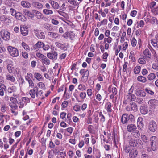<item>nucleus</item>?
<instances>
[{
  "mask_svg": "<svg viewBox=\"0 0 158 158\" xmlns=\"http://www.w3.org/2000/svg\"><path fill=\"white\" fill-rule=\"evenodd\" d=\"M134 121V117L131 114H124L122 116L121 121L123 124L130 123Z\"/></svg>",
  "mask_w": 158,
  "mask_h": 158,
  "instance_id": "obj_1",
  "label": "nucleus"
},
{
  "mask_svg": "<svg viewBox=\"0 0 158 158\" xmlns=\"http://www.w3.org/2000/svg\"><path fill=\"white\" fill-rule=\"evenodd\" d=\"M129 143L131 146L136 147L139 149H141L143 147V143L140 139H131Z\"/></svg>",
  "mask_w": 158,
  "mask_h": 158,
  "instance_id": "obj_2",
  "label": "nucleus"
},
{
  "mask_svg": "<svg viewBox=\"0 0 158 158\" xmlns=\"http://www.w3.org/2000/svg\"><path fill=\"white\" fill-rule=\"evenodd\" d=\"M7 50L10 55L13 57H17L19 55L18 50L15 47L9 46L7 48Z\"/></svg>",
  "mask_w": 158,
  "mask_h": 158,
  "instance_id": "obj_3",
  "label": "nucleus"
},
{
  "mask_svg": "<svg viewBox=\"0 0 158 158\" xmlns=\"http://www.w3.org/2000/svg\"><path fill=\"white\" fill-rule=\"evenodd\" d=\"M156 137L153 136L150 138V145L153 151H155L156 150L157 145L156 140Z\"/></svg>",
  "mask_w": 158,
  "mask_h": 158,
  "instance_id": "obj_4",
  "label": "nucleus"
},
{
  "mask_svg": "<svg viewBox=\"0 0 158 158\" xmlns=\"http://www.w3.org/2000/svg\"><path fill=\"white\" fill-rule=\"evenodd\" d=\"M10 34L6 30H3L1 31V36L5 40H8L10 38Z\"/></svg>",
  "mask_w": 158,
  "mask_h": 158,
  "instance_id": "obj_5",
  "label": "nucleus"
},
{
  "mask_svg": "<svg viewBox=\"0 0 158 158\" xmlns=\"http://www.w3.org/2000/svg\"><path fill=\"white\" fill-rule=\"evenodd\" d=\"M58 54L55 51H52L51 52L47 54V57L50 59L56 60L57 58Z\"/></svg>",
  "mask_w": 158,
  "mask_h": 158,
  "instance_id": "obj_6",
  "label": "nucleus"
},
{
  "mask_svg": "<svg viewBox=\"0 0 158 158\" xmlns=\"http://www.w3.org/2000/svg\"><path fill=\"white\" fill-rule=\"evenodd\" d=\"M15 17L16 19L22 22H24L26 20V18L25 16L20 12H17Z\"/></svg>",
  "mask_w": 158,
  "mask_h": 158,
  "instance_id": "obj_7",
  "label": "nucleus"
},
{
  "mask_svg": "<svg viewBox=\"0 0 158 158\" xmlns=\"http://www.w3.org/2000/svg\"><path fill=\"white\" fill-rule=\"evenodd\" d=\"M149 129L152 132H154L157 129V125L156 123L152 121L149 124Z\"/></svg>",
  "mask_w": 158,
  "mask_h": 158,
  "instance_id": "obj_8",
  "label": "nucleus"
},
{
  "mask_svg": "<svg viewBox=\"0 0 158 158\" xmlns=\"http://www.w3.org/2000/svg\"><path fill=\"white\" fill-rule=\"evenodd\" d=\"M75 35L74 33L72 31L66 32L62 35V37L64 38L67 39L69 37L70 39L74 37Z\"/></svg>",
  "mask_w": 158,
  "mask_h": 158,
  "instance_id": "obj_9",
  "label": "nucleus"
},
{
  "mask_svg": "<svg viewBox=\"0 0 158 158\" xmlns=\"http://www.w3.org/2000/svg\"><path fill=\"white\" fill-rule=\"evenodd\" d=\"M148 104L150 105L151 108H155L156 106L158 104V101L155 99L150 100L148 102Z\"/></svg>",
  "mask_w": 158,
  "mask_h": 158,
  "instance_id": "obj_10",
  "label": "nucleus"
},
{
  "mask_svg": "<svg viewBox=\"0 0 158 158\" xmlns=\"http://www.w3.org/2000/svg\"><path fill=\"white\" fill-rule=\"evenodd\" d=\"M143 54L144 55L143 56L144 58L147 60H149L152 57L151 53L149 50L148 49H146L143 51Z\"/></svg>",
  "mask_w": 158,
  "mask_h": 158,
  "instance_id": "obj_11",
  "label": "nucleus"
},
{
  "mask_svg": "<svg viewBox=\"0 0 158 158\" xmlns=\"http://www.w3.org/2000/svg\"><path fill=\"white\" fill-rule=\"evenodd\" d=\"M128 102L134 101L135 100L136 97L134 94L131 93H127L126 95Z\"/></svg>",
  "mask_w": 158,
  "mask_h": 158,
  "instance_id": "obj_12",
  "label": "nucleus"
},
{
  "mask_svg": "<svg viewBox=\"0 0 158 158\" xmlns=\"http://www.w3.org/2000/svg\"><path fill=\"white\" fill-rule=\"evenodd\" d=\"M137 127L135 124H130L127 127V131L130 132L135 131Z\"/></svg>",
  "mask_w": 158,
  "mask_h": 158,
  "instance_id": "obj_13",
  "label": "nucleus"
},
{
  "mask_svg": "<svg viewBox=\"0 0 158 158\" xmlns=\"http://www.w3.org/2000/svg\"><path fill=\"white\" fill-rule=\"evenodd\" d=\"M20 31L22 35L23 36L27 35L28 33V27L26 26L20 27Z\"/></svg>",
  "mask_w": 158,
  "mask_h": 158,
  "instance_id": "obj_14",
  "label": "nucleus"
},
{
  "mask_svg": "<svg viewBox=\"0 0 158 158\" xmlns=\"http://www.w3.org/2000/svg\"><path fill=\"white\" fill-rule=\"evenodd\" d=\"M138 151L135 148H132L130 152L129 156L131 158L136 157L138 154Z\"/></svg>",
  "mask_w": 158,
  "mask_h": 158,
  "instance_id": "obj_15",
  "label": "nucleus"
},
{
  "mask_svg": "<svg viewBox=\"0 0 158 158\" xmlns=\"http://www.w3.org/2000/svg\"><path fill=\"white\" fill-rule=\"evenodd\" d=\"M38 88L37 86L35 87L33 89H31L29 91V94L31 97L33 98H35V95L36 96V93H37Z\"/></svg>",
  "mask_w": 158,
  "mask_h": 158,
  "instance_id": "obj_16",
  "label": "nucleus"
},
{
  "mask_svg": "<svg viewBox=\"0 0 158 158\" xmlns=\"http://www.w3.org/2000/svg\"><path fill=\"white\" fill-rule=\"evenodd\" d=\"M135 94L138 96L145 97L146 95L145 92L141 89H136L135 91Z\"/></svg>",
  "mask_w": 158,
  "mask_h": 158,
  "instance_id": "obj_17",
  "label": "nucleus"
},
{
  "mask_svg": "<svg viewBox=\"0 0 158 158\" xmlns=\"http://www.w3.org/2000/svg\"><path fill=\"white\" fill-rule=\"evenodd\" d=\"M48 35L50 37L54 39L58 38L59 35L58 33L51 31L48 32Z\"/></svg>",
  "mask_w": 158,
  "mask_h": 158,
  "instance_id": "obj_18",
  "label": "nucleus"
},
{
  "mask_svg": "<svg viewBox=\"0 0 158 158\" xmlns=\"http://www.w3.org/2000/svg\"><path fill=\"white\" fill-rule=\"evenodd\" d=\"M0 20L3 22V23H9L11 21L10 19V17H7V16L4 15H2L0 16Z\"/></svg>",
  "mask_w": 158,
  "mask_h": 158,
  "instance_id": "obj_19",
  "label": "nucleus"
},
{
  "mask_svg": "<svg viewBox=\"0 0 158 158\" xmlns=\"http://www.w3.org/2000/svg\"><path fill=\"white\" fill-rule=\"evenodd\" d=\"M137 127L139 129H141L143 127V118L141 117H139L138 118L137 122Z\"/></svg>",
  "mask_w": 158,
  "mask_h": 158,
  "instance_id": "obj_20",
  "label": "nucleus"
},
{
  "mask_svg": "<svg viewBox=\"0 0 158 158\" xmlns=\"http://www.w3.org/2000/svg\"><path fill=\"white\" fill-rule=\"evenodd\" d=\"M32 5L35 8L38 9L43 8V5L38 2H35L32 3Z\"/></svg>",
  "mask_w": 158,
  "mask_h": 158,
  "instance_id": "obj_21",
  "label": "nucleus"
},
{
  "mask_svg": "<svg viewBox=\"0 0 158 158\" xmlns=\"http://www.w3.org/2000/svg\"><path fill=\"white\" fill-rule=\"evenodd\" d=\"M23 13L25 15L32 18L34 17V14L30 11L29 10L24 9L23 10Z\"/></svg>",
  "mask_w": 158,
  "mask_h": 158,
  "instance_id": "obj_22",
  "label": "nucleus"
},
{
  "mask_svg": "<svg viewBox=\"0 0 158 158\" xmlns=\"http://www.w3.org/2000/svg\"><path fill=\"white\" fill-rule=\"evenodd\" d=\"M55 44L59 48L64 51H67V48L64 44L59 42H56Z\"/></svg>",
  "mask_w": 158,
  "mask_h": 158,
  "instance_id": "obj_23",
  "label": "nucleus"
},
{
  "mask_svg": "<svg viewBox=\"0 0 158 158\" xmlns=\"http://www.w3.org/2000/svg\"><path fill=\"white\" fill-rule=\"evenodd\" d=\"M49 3L54 9H57L59 8V6L57 2L53 1H50Z\"/></svg>",
  "mask_w": 158,
  "mask_h": 158,
  "instance_id": "obj_24",
  "label": "nucleus"
},
{
  "mask_svg": "<svg viewBox=\"0 0 158 158\" xmlns=\"http://www.w3.org/2000/svg\"><path fill=\"white\" fill-rule=\"evenodd\" d=\"M34 13H35V16L39 19H42L43 18V14L39 11H36L35 10H33Z\"/></svg>",
  "mask_w": 158,
  "mask_h": 158,
  "instance_id": "obj_25",
  "label": "nucleus"
},
{
  "mask_svg": "<svg viewBox=\"0 0 158 158\" xmlns=\"http://www.w3.org/2000/svg\"><path fill=\"white\" fill-rule=\"evenodd\" d=\"M112 104L110 102H108L106 104L105 107L108 112H111L112 110L111 109Z\"/></svg>",
  "mask_w": 158,
  "mask_h": 158,
  "instance_id": "obj_26",
  "label": "nucleus"
},
{
  "mask_svg": "<svg viewBox=\"0 0 158 158\" xmlns=\"http://www.w3.org/2000/svg\"><path fill=\"white\" fill-rule=\"evenodd\" d=\"M35 35L39 39H44L45 37L44 34L42 32L40 31L37 32Z\"/></svg>",
  "mask_w": 158,
  "mask_h": 158,
  "instance_id": "obj_27",
  "label": "nucleus"
},
{
  "mask_svg": "<svg viewBox=\"0 0 158 158\" xmlns=\"http://www.w3.org/2000/svg\"><path fill=\"white\" fill-rule=\"evenodd\" d=\"M137 80L139 81L142 83H145L147 81V79L146 77L142 76H138Z\"/></svg>",
  "mask_w": 158,
  "mask_h": 158,
  "instance_id": "obj_28",
  "label": "nucleus"
},
{
  "mask_svg": "<svg viewBox=\"0 0 158 158\" xmlns=\"http://www.w3.org/2000/svg\"><path fill=\"white\" fill-rule=\"evenodd\" d=\"M22 6L26 8H29L31 6V4L27 1H23L21 2Z\"/></svg>",
  "mask_w": 158,
  "mask_h": 158,
  "instance_id": "obj_29",
  "label": "nucleus"
},
{
  "mask_svg": "<svg viewBox=\"0 0 158 158\" xmlns=\"http://www.w3.org/2000/svg\"><path fill=\"white\" fill-rule=\"evenodd\" d=\"M130 107L131 110L134 111H136L138 110L137 106L136 104L134 102L130 103Z\"/></svg>",
  "mask_w": 158,
  "mask_h": 158,
  "instance_id": "obj_30",
  "label": "nucleus"
},
{
  "mask_svg": "<svg viewBox=\"0 0 158 158\" xmlns=\"http://www.w3.org/2000/svg\"><path fill=\"white\" fill-rule=\"evenodd\" d=\"M80 73L81 75L84 73V75L82 76V78H84L86 73L87 74L85 77H87L89 76V71L88 70L85 71V69H82L80 70Z\"/></svg>",
  "mask_w": 158,
  "mask_h": 158,
  "instance_id": "obj_31",
  "label": "nucleus"
},
{
  "mask_svg": "<svg viewBox=\"0 0 158 158\" xmlns=\"http://www.w3.org/2000/svg\"><path fill=\"white\" fill-rule=\"evenodd\" d=\"M6 80L10 81L12 82H14L15 81L14 77L13 76L8 74H7L6 75Z\"/></svg>",
  "mask_w": 158,
  "mask_h": 158,
  "instance_id": "obj_32",
  "label": "nucleus"
},
{
  "mask_svg": "<svg viewBox=\"0 0 158 158\" xmlns=\"http://www.w3.org/2000/svg\"><path fill=\"white\" fill-rule=\"evenodd\" d=\"M7 106L5 103L1 104V110L2 112H5L7 110Z\"/></svg>",
  "mask_w": 158,
  "mask_h": 158,
  "instance_id": "obj_33",
  "label": "nucleus"
},
{
  "mask_svg": "<svg viewBox=\"0 0 158 158\" xmlns=\"http://www.w3.org/2000/svg\"><path fill=\"white\" fill-rule=\"evenodd\" d=\"M43 13L47 15H51L53 14V11L48 9H44L43 10Z\"/></svg>",
  "mask_w": 158,
  "mask_h": 158,
  "instance_id": "obj_34",
  "label": "nucleus"
},
{
  "mask_svg": "<svg viewBox=\"0 0 158 158\" xmlns=\"http://www.w3.org/2000/svg\"><path fill=\"white\" fill-rule=\"evenodd\" d=\"M140 110L141 113L143 114H145L148 112V110L146 107L144 106H141Z\"/></svg>",
  "mask_w": 158,
  "mask_h": 158,
  "instance_id": "obj_35",
  "label": "nucleus"
},
{
  "mask_svg": "<svg viewBox=\"0 0 158 158\" xmlns=\"http://www.w3.org/2000/svg\"><path fill=\"white\" fill-rule=\"evenodd\" d=\"M34 77L36 78V79L40 81L41 80L43 79V77L40 74L38 73H35L34 74Z\"/></svg>",
  "mask_w": 158,
  "mask_h": 158,
  "instance_id": "obj_36",
  "label": "nucleus"
},
{
  "mask_svg": "<svg viewBox=\"0 0 158 158\" xmlns=\"http://www.w3.org/2000/svg\"><path fill=\"white\" fill-rule=\"evenodd\" d=\"M132 132V135L136 138H138L140 135V133L138 130H136L135 131Z\"/></svg>",
  "mask_w": 158,
  "mask_h": 158,
  "instance_id": "obj_37",
  "label": "nucleus"
},
{
  "mask_svg": "<svg viewBox=\"0 0 158 158\" xmlns=\"http://www.w3.org/2000/svg\"><path fill=\"white\" fill-rule=\"evenodd\" d=\"M43 27L45 28L48 31H52L53 30V28L52 27L51 25L48 23L44 24Z\"/></svg>",
  "mask_w": 158,
  "mask_h": 158,
  "instance_id": "obj_38",
  "label": "nucleus"
},
{
  "mask_svg": "<svg viewBox=\"0 0 158 158\" xmlns=\"http://www.w3.org/2000/svg\"><path fill=\"white\" fill-rule=\"evenodd\" d=\"M44 43L40 41H38L35 44L36 48H42L44 47Z\"/></svg>",
  "mask_w": 158,
  "mask_h": 158,
  "instance_id": "obj_39",
  "label": "nucleus"
},
{
  "mask_svg": "<svg viewBox=\"0 0 158 158\" xmlns=\"http://www.w3.org/2000/svg\"><path fill=\"white\" fill-rule=\"evenodd\" d=\"M156 77V76L154 73H152L148 75V79L150 80H152L154 79Z\"/></svg>",
  "mask_w": 158,
  "mask_h": 158,
  "instance_id": "obj_40",
  "label": "nucleus"
},
{
  "mask_svg": "<svg viewBox=\"0 0 158 158\" xmlns=\"http://www.w3.org/2000/svg\"><path fill=\"white\" fill-rule=\"evenodd\" d=\"M42 62L46 65H49L50 64V60L46 56L42 60Z\"/></svg>",
  "mask_w": 158,
  "mask_h": 158,
  "instance_id": "obj_41",
  "label": "nucleus"
},
{
  "mask_svg": "<svg viewBox=\"0 0 158 158\" xmlns=\"http://www.w3.org/2000/svg\"><path fill=\"white\" fill-rule=\"evenodd\" d=\"M16 89V88L15 86H12L11 87H9L8 89V91L9 93H11L15 92Z\"/></svg>",
  "mask_w": 158,
  "mask_h": 158,
  "instance_id": "obj_42",
  "label": "nucleus"
},
{
  "mask_svg": "<svg viewBox=\"0 0 158 158\" xmlns=\"http://www.w3.org/2000/svg\"><path fill=\"white\" fill-rule=\"evenodd\" d=\"M141 139L142 140L144 143H147L149 140L148 138L144 135H141Z\"/></svg>",
  "mask_w": 158,
  "mask_h": 158,
  "instance_id": "obj_43",
  "label": "nucleus"
},
{
  "mask_svg": "<svg viewBox=\"0 0 158 158\" xmlns=\"http://www.w3.org/2000/svg\"><path fill=\"white\" fill-rule=\"evenodd\" d=\"M141 68L140 66H136L134 69V72L135 74H138L140 72Z\"/></svg>",
  "mask_w": 158,
  "mask_h": 158,
  "instance_id": "obj_44",
  "label": "nucleus"
},
{
  "mask_svg": "<svg viewBox=\"0 0 158 158\" xmlns=\"http://www.w3.org/2000/svg\"><path fill=\"white\" fill-rule=\"evenodd\" d=\"M145 59L144 58V57L143 58H139L138 60V62L142 64H146V61L145 60Z\"/></svg>",
  "mask_w": 158,
  "mask_h": 158,
  "instance_id": "obj_45",
  "label": "nucleus"
},
{
  "mask_svg": "<svg viewBox=\"0 0 158 158\" xmlns=\"http://www.w3.org/2000/svg\"><path fill=\"white\" fill-rule=\"evenodd\" d=\"M68 2L75 6H76L78 4V2L75 0H68Z\"/></svg>",
  "mask_w": 158,
  "mask_h": 158,
  "instance_id": "obj_46",
  "label": "nucleus"
},
{
  "mask_svg": "<svg viewBox=\"0 0 158 158\" xmlns=\"http://www.w3.org/2000/svg\"><path fill=\"white\" fill-rule=\"evenodd\" d=\"M22 45L24 48L27 51H29L30 48L29 46L25 43L23 42L22 43Z\"/></svg>",
  "mask_w": 158,
  "mask_h": 158,
  "instance_id": "obj_47",
  "label": "nucleus"
},
{
  "mask_svg": "<svg viewBox=\"0 0 158 158\" xmlns=\"http://www.w3.org/2000/svg\"><path fill=\"white\" fill-rule=\"evenodd\" d=\"M38 85L40 88L44 90L45 89V85L42 82H40L38 84Z\"/></svg>",
  "mask_w": 158,
  "mask_h": 158,
  "instance_id": "obj_48",
  "label": "nucleus"
},
{
  "mask_svg": "<svg viewBox=\"0 0 158 158\" xmlns=\"http://www.w3.org/2000/svg\"><path fill=\"white\" fill-rule=\"evenodd\" d=\"M7 69L9 72L11 73L13 72L12 70L13 69V67H12V65L11 64H9L7 66Z\"/></svg>",
  "mask_w": 158,
  "mask_h": 158,
  "instance_id": "obj_49",
  "label": "nucleus"
},
{
  "mask_svg": "<svg viewBox=\"0 0 158 158\" xmlns=\"http://www.w3.org/2000/svg\"><path fill=\"white\" fill-rule=\"evenodd\" d=\"M78 89L80 90L83 91L86 89V87L84 85L80 84L78 86Z\"/></svg>",
  "mask_w": 158,
  "mask_h": 158,
  "instance_id": "obj_50",
  "label": "nucleus"
},
{
  "mask_svg": "<svg viewBox=\"0 0 158 158\" xmlns=\"http://www.w3.org/2000/svg\"><path fill=\"white\" fill-rule=\"evenodd\" d=\"M135 102L139 104H140L143 102V98H135Z\"/></svg>",
  "mask_w": 158,
  "mask_h": 158,
  "instance_id": "obj_51",
  "label": "nucleus"
},
{
  "mask_svg": "<svg viewBox=\"0 0 158 158\" xmlns=\"http://www.w3.org/2000/svg\"><path fill=\"white\" fill-rule=\"evenodd\" d=\"M10 11L11 15L13 16H15V15L17 13L16 10L12 8H10Z\"/></svg>",
  "mask_w": 158,
  "mask_h": 158,
  "instance_id": "obj_52",
  "label": "nucleus"
},
{
  "mask_svg": "<svg viewBox=\"0 0 158 158\" xmlns=\"http://www.w3.org/2000/svg\"><path fill=\"white\" fill-rule=\"evenodd\" d=\"M112 40V39L110 37H108L107 38L104 39V42H107L108 43H110Z\"/></svg>",
  "mask_w": 158,
  "mask_h": 158,
  "instance_id": "obj_53",
  "label": "nucleus"
},
{
  "mask_svg": "<svg viewBox=\"0 0 158 158\" xmlns=\"http://www.w3.org/2000/svg\"><path fill=\"white\" fill-rule=\"evenodd\" d=\"M131 44L132 46L135 47L136 46L137 44V41L135 38H132L131 40Z\"/></svg>",
  "mask_w": 158,
  "mask_h": 158,
  "instance_id": "obj_54",
  "label": "nucleus"
},
{
  "mask_svg": "<svg viewBox=\"0 0 158 158\" xmlns=\"http://www.w3.org/2000/svg\"><path fill=\"white\" fill-rule=\"evenodd\" d=\"M10 100L11 102L14 104H16L18 102L17 99L15 98L11 97L10 98Z\"/></svg>",
  "mask_w": 158,
  "mask_h": 158,
  "instance_id": "obj_55",
  "label": "nucleus"
},
{
  "mask_svg": "<svg viewBox=\"0 0 158 158\" xmlns=\"http://www.w3.org/2000/svg\"><path fill=\"white\" fill-rule=\"evenodd\" d=\"M123 150L125 151V152L128 153L131 150V149L129 146H126L123 148Z\"/></svg>",
  "mask_w": 158,
  "mask_h": 158,
  "instance_id": "obj_56",
  "label": "nucleus"
},
{
  "mask_svg": "<svg viewBox=\"0 0 158 158\" xmlns=\"http://www.w3.org/2000/svg\"><path fill=\"white\" fill-rule=\"evenodd\" d=\"M36 55V56L37 57L40 59L42 60L45 56H44L43 54H42L41 53H37Z\"/></svg>",
  "mask_w": 158,
  "mask_h": 158,
  "instance_id": "obj_57",
  "label": "nucleus"
},
{
  "mask_svg": "<svg viewBox=\"0 0 158 158\" xmlns=\"http://www.w3.org/2000/svg\"><path fill=\"white\" fill-rule=\"evenodd\" d=\"M80 106L78 105H76L73 107V110L76 111H78L80 110Z\"/></svg>",
  "mask_w": 158,
  "mask_h": 158,
  "instance_id": "obj_58",
  "label": "nucleus"
},
{
  "mask_svg": "<svg viewBox=\"0 0 158 158\" xmlns=\"http://www.w3.org/2000/svg\"><path fill=\"white\" fill-rule=\"evenodd\" d=\"M99 115L100 117V120L102 122H104L105 120V117L104 115L102 114V113L101 112H100L99 113Z\"/></svg>",
  "mask_w": 158,
  "mask_h": 158,
  "instance_id": "obj_59",
  "label": "nucleus"
},
{
  "mask_svg": "<svg viewBox=\"0 0 158 158\" xmlns=\"http://www.w3.org/2000/svg\"><path fill=\"white\" fill-rule=\"evenodd\" d=\"M126 35V33L125 32H123V33L122 36L121 37L120 42L121 43H123L125 40V36Z\"/></svg>",
  "mask_w": 158,
  "mask_h": 158,
  "instance_id": "obj_60",
  "label": "nucleus"
},
{
  "mask_svg": "<svg viewBox=\"0 0 158 158\" xmlns=\"http://www.w3.org/2000/svg\"><path fill=\"white\" fill-rule=\"evenodd\" d=\"M80 97L82 99H84L85 98L86 94L85 92H81L80 94Z\"/></svg>",
  "mask_w": 158,
  "mask_h": 158,
  "instance_id": "obj_61",
  "label": "nucleus"
},
{
  "mask_svg": "<svg viewBox=\"0 0 158 158\" xmlns=\"http://www.w3.org/2000/svg\"><path fill=\"white\" fill-rule=\"evenodd\" d=\"M68 104V102L67 101H64L62 103L61 106L62 107L65 108L67 106Z\"/></svg>",
  "mask_w": 158,
  "mask_h": 158,
  "instance_id": "obj_62",
  "label": "nucleus"
},
{
  "mask_svg": "<svg viewBox=\"0 0 158 158\" xmlns=\"http://www.w3.org/2000/svg\"><path fill=\"white\" fill-rule=\"evenodd\" d=\"M110 93L112 92V94L116 95L117 94V89L115 87H114L112 88V90L110 91H109Z\"/></svg>",
  "mask_w": 158,
  "mask_h": 158,
  "instance_id": "obj_63",
  "label": "nucleus"
},
{
  "mask_svg": "<svg viewBox=\"0 0 158 158\" xmlns=\"http://www.w3.org/2000/svg\"><path fill=\"white\" fill-rule=\"evenodd\" d=\"M22 99V101L25 103L28 102L30 101L29 98L26 97H23Z\"/></svg>",
  "mask_w": 158,
  "mask_h": 158,
  "instance_id": "obj_64",
  "label": "nucleus"
}]
</instances>
